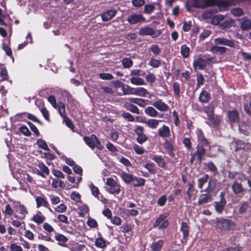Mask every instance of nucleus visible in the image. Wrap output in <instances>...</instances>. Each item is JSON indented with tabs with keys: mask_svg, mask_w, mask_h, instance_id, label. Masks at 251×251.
Here are the masks:
<instances>
[{
	"mask_svg": "<svg viewBox=\"0 0 251 251\" xmlns=\"http://www.w3.org/2000/svg\"><path fill=\"white\" fill-rule=\"evenodd\" d=\"M207 120L208 124L211 126H215L220 123V118L218 116L215 115V114H214L211 116H209L207 118Z\"/></svg>",
	"mask_w": 251,
	"mask_h": 251,
	"instance_id": "412c9836",
	"label": "nucleus"
},
{
	"mask_svg": "<svg viewBox=\"0 0 251 251\" xmlns=\"http://www.w3.org/2000/svg\"><path fill=\"white\" fill-rule=\"evenodd\" d=\"M144 167L147 169L151 174H154L156 172L155 164L153 163H148L144 165Z\"/></svg>",
	"mask_w": 251,
	"mask_h": 251,
	"instance_id": "a19ab883",
	"label": "nucleus"
},
{
	"mask_svg": "<svg viewBox=\"0 0 251 251\" xmlns=\"http://www.w3.org/2000/svg\"><path fill=\"white\" fill-rule=\"evenodd\" d=\"M226 48L224 47L213 46L211 48L210 50L215 53L223 54L226 52Z\"/></svg>",
	"mask_w": 251,
	"mask_h": 251,
	"instance_id": "2f4dec72",
	"label": "nucleus"
},
{
	"mask_svg": "<svg viewBox=\"0 0 251 251\" xmlns=\"http://www.w3.org/2000/svg\"><path fill=\"white\" fill-rule=\"evenodd\" d=\"M197 193V190L195 189L194 187V186L191 183L188 184V189L187 191V195L188 196L189 199L191 198V197L196 194Z\"/></svg>",
	"mask_w": 251,
	"mask_h": 251,
	"instance_id": "e433bc0d",
	"label": "nucleus"
},
{
	"mask_svg": "<svg viewBox=\"0 0 251 251\" xmlns=\"http://www.w3.org/2000/svg\"><path fill=\"white\" fill-rule=\"evenodd\" d=\"M67 210V206L64 203H61L55 208V210L59 213L65 212Z\"/></svg>",
	"mask_w": 251,
	"mask_h": 251,
	"instance_id": "680f3d73",
	"label": "nucleus"
},
{
	"mask_svg": "<svg viewBox=\"0 0 251 251\" xmlns=\"http://www.w3.org/2000/svg\"><path fill=\"white\" fill-rule=\"evenodd\" d=\"M16 211H18L24 217H25L28 213L26 207L24 205L21 204L17 207Z\"/></svg>",
	"mask_w": 251,
	"mask_h": 251,
	"instance_id": "3c124183",
	"label": "nucleus"
},
{
	"mask_svg": "<svg viewBox=\"0 0 251 251\" xmlns=\"http://www.w3.org/2000/svg\"><path fill=\"white\" fill-rule=\"evenodd\" d=\"M213 5H216L218 7V10H215L217 12L227 9L229 3V1H186L185 3V6L188 11L192 10L193 7L204 8Z\"/></svg>",
	"mask_w": 251,
	"mask_h": 251,
	"instance_id": "f257e3e1",
	"label": "nucleus"
},
{
	"mask_svg": "<svg viewBox=\"0 0 251 251\" xmlns=\"http://www.w3.org/2000/svg\"><path fill=\"white\" fill-rule=\"evenodd\" d=\"M161 121V120L151 119L147 120L145 124L151 129H155L158 127L159 123Z\"/></svg>",
	"mask_w": 251,
	"mask_h": 251,
	"instance_id": "a878e982",
	"label": "nucleus"
},
{
	"mask_svg": "<svg viewBox=\"0 0 251 251\" xmlns=\"http://www.w3.org/2000/svg\"><path fill=\"white\" fill-rule=\"evenodd\" d=\"M83 140L85 143L92 149L95 147L99 150H101L103 148L100 141L98 140L95 135L92 134L90 137L84 136Z\"/></svg>",
	"mask_w": 251,
	"mask_h": 251,
	"instance_id": "7ed1b4c3",
	"label": "nucleus"
},
{
	"mask_svg": "<svg viewBox=\"0 0 251 251\" xmlns=\"http://www.w3.org/2000/svg\"><path fill=\"white\" fill-rule=\"evenodd\" d=\"M196 134L199 143L198 145H203L205 147L209 146L210 143L207 139L205 138L203 132L201 129H198L196 131Z\"/></svg>",
	"mask_w": 251,
	"mask_h": 251,
	"instance_id": "9d476101",
	"label": "nucleus"
},
{
	"mask_svg": "<svg viewBox=\"0 0 251 251\" xmlns=\"http://www.w3.org/2000/svg\"><path fill=\"white\" fill-rule=\"evenodd\" d=\"M228 116L230 120L232 122H236L238 120L239 115L238 113L234 110L229 111Z\"/></svg>",
	"mask_w": 251,
	"mask_h": 251,
	"instance_id": "ea45409f",
	"label": "nucleus"
},
{
	"mask_svg": "<svg viewBox=\"0 0 251 251\" xmlns=\"http://www.w3.org/2000/svg\"><path fill=\"white\" fill-rule=\"evenodd\" d=\"M158 133L160 137L162 138H166L170 136V128L164 125L158 130Z\"/></svg>",
	"mask_w": 251,
	"mask_h": 251,
	"instance_id": "2eb2a0df",
	"label": "nucleus"
},
{
	"mask_svg": "<svg viewBox=\"0 0 251 251\" xmlns=\"http://www.w3.org/2000/svg\"><path fill=\"white\" fill-rule=\"evenodd\" d=\"M199 100L202 102H207L210 100V96L209 94L205 91H203L200 94L199 97Z\"/></svg>",
	"mask_w": 251,
	"mask_h": 251,
	"instance_id": "c9c22d12",
	"label": "nucleus"
},
{
	"mask_svg": "<svg viewBox=\"0 0 251 251\" xmlns=\"http://www.w3.org/2000/svg\"><path fill=\"white\" fill-rule=\"evenodd\" d=\"M206 65L205 59L202 58L195 59L193 62V67L195 69L203 70L206 68Z\"/></svg>",
	"mask_w": 251,
	"mask_h": 251,
	"instance_id": "ddd939ff",
	"label": "nucleus"
},
{
	"mask_svg": "<svg viewBox=\"0 0 251 251\" xmlns=\"http://www.w3.org/2000/svg\"><path fill=\"white\" fill-rule=\"evenodd\" d=\"M217 228L222 231H227L231 229L233 226V222L226 219H218L216 222Z\"/></svg>",
	"mask_w": 251,
	"mask_h": 251,
	"instance_id": "39448f33",
	"label": "nucleus"
},
{
	"mask_svg": "<svg viewBox=\"0 0 251 251\" xmlns=\"http://www.w3.org/2000/svg\"><path fill=\"white\" fill-rule=\"evenodd\" d=\"M231 12L235 16H240L243 14V12L240 8H235L231 10Z\"/></svg>",
	"mask_w": 251,
	"mask_h": 251,
	"instance_id": "052dcab7",
	"label": "nucleus"
},
{
	"mask_svg": "<svg viewBox=\"0 0 251 251\" xmlns=\"http://www.w3.org/2000/svg\"><path fill=\"white\" fill-rule=\"evenodd\" d=\"M204 111L207 114V117L209 116H211V115H214V106L210 104L206 107H205L204 109Z\"/></svg>",
	"mask_w": 251,
	"mask_h": 251,
	"instance_id": "864d4df0",
	"label": "nucleus"
},
{
	"mask_svg": "<svg viewBox=\"0 0 251 251\" xmlns=\"http://www.w3.org/2000/svg\"><path fill=\"white\" fill-rule=\"evenodd\" d=\"M203 145H198L197 147V151L196 154L197 156L198 159L200 161L202 159V156L204 155L205 150L203 148Z\"/></svg>",
	"mask_w": 251,
	"mask_h": 251,
	"instance_id": "bb28decb",
	"label": "nucleus"
},
{
	"mask_svg": "<svg viewBox=\"0 0 251 251\" xmlns=\"http://www.w3.org/2000/svg\"><path fill=\"white\" fill-rule=\"evenodd\" d=\"M132 182L134 186L141 187L145 185V179L143 178L133 176V181Z\"/></svg>",
	"mask_w": 251,
	"mask_h": 251,
	"instance_id": "cd10ccee",
	"label": "nucleus"
},
{
	"mask_svg": "<svg viewBox=\"0 0 251 251\" xmlns=\"http://www.w3.org/2000/svg\"><path fill=\"white\" fill-rule=\"evenodd\" d=\"M180 230L183 233V236L184 239L189 236V227L186 223L184 222L181 223Z\"/></svg>",
	"mask_w": 251,
	"mask_h": 251,
	"instance_id": "72a5a7b5",
	"label": "nucleus"
},
{
	"mask_svg": "<svg viewBox=\"0 0 251 251\" xmlns=\"http://www.w3.org/2000/svg\"><path fill=\"white\" fill-rule=\"evenodd\" d=\"M147 94H148V91L143 87L135 88V95L145 97Z\"/></svg>",
	"mask_w": 251,
	"mask_h": 251,
	"instance_id": "473e14b6",
	"label": "nucleus"
},
{
	"mask_svg": "<svg viewBox=\"0 0 251 251\" xmlns=\"http://www.w3.org/2000/svg\"><path fill=\"white\" fill-rule=\"evenodd\" d=\"M10 251H23L22 247L15 243H12L10 246Z\"/></svg>",
	"mask_w": 251,
	"mask_h": 251,
	"instance_id": "774afa93",
	"label": "nucleus"
},
{
	"mask_svg": "<svg viewBox=\"0 0 251 251\" xmlns=\"http://www.w3.org/2000/svg\"><path fill=\"white\" fill-rule=\"evenodd\" d=\"M35 201L36 203V207L37 208L41 206L48 207V201L46 198L44 196H37L35 197Z\"/></svg>",
	"mask_w": 251,
	"mask_h": 251,
	"instance_id": "f3484780",
	"label": "nucleus"
},
{
	"mask_svg": "<svg viewBox=\"0 0 251 251\" xmlns=\"http://www.w3.org/2000/svg\"><path fill=\"white\" fill-rule=\"evenodd\" d=\"M139 34L141 36H151L152 37L155 38L159 36L160 32L149 26H146L141 27L139 29Z\"/></svg>",
	"mask_w": 251,
	"mask_h": 251,
	"instance_id": "423d86ee",
	"label": "nucleus"
},
{
	"mask_svg": "<svg viewBox=\"0 0 251 251\" xmlns=\"http://www.w3.org/2000/svg\"><path fill=\"white\" fill-rule=\"evenodd\" d=\"M122 65L125 68H129L133 65V61L129 58H124L122 60Z\"/></svg>",
	"mask_w": 251,
	"mask_h": 251,
	"instance_id": "de8ad7c7",
	"label": "nucleus"
},
{
	"mask_svg": "<svg viewBox=\"0 0 251 251\" xmlns=\"http://www.w3.org/2000/svg\"><path fill=\"white\" fill-rule=\"evenodd\" d=\"M99 76L103 80H111L113 78V76L109 73H101L99 75Z\"/></svg>",
	"mask_w": 251,
	"mask_h": 251,
	"instance_id": "0e129e2a",
	"label": "nucleus"
},
{
	"mask_svg": "<svg viewBox=\"0 0 251 251\" xmlns=\"http://www.w3.org/2000/svg\"><path fill=\"white\" fill-rule=\"evenodd\" d=\"M209 178L208 175H205L198 179V187L202 189L204 184L207 182Z\"/></svg>",
	"mask_w": 251,
	"mask_h": 251,
	"instance_id": "37998d69",
	"label": "nucleus"
},
{
	"mask_svg": "<svg viewBox=\"0 0 251 251\" xmlns=\"http://www.w3.org/2000/svg\"><path fill=\"white\" fill-rule=\"evenodd\" d=\"M160 64V60L154 58H151L148 62V65L153 68H158Z\"/></svg>",
	"mask_w": 251,
	"mask_h": 251,
	"instance_id": "79ce46f5",
	"label": "nucleus"
},
{
	"mask_svg": "<svg viewBox=\"0 0 251 251\" xmlns=\"http://www.w3.org/2000/svg\"><path fill=\"white\" fill-rule=\"evenodd\" d=\"M207 168L212 172L214 175H215L217 173V168L216 166L214 165L213 162H209L206 164Z\"/></svg>",
	"mask_w": 251,
	"mask_h": 251,
	"instance_id": "603ef678",
	"label": "nucleus"
},
{
	"mask_svg": "<svg viewBox=\"0 0 251 251\" xmlns=\"http://www.w3.org/2000/svg\"><path fill=\"white\" fill-rule=\"evenodd\" d=\"M151 159L154 161L161 168H164L166 166V163L164 159L160 155H153L151 157Z\"/></svg>",
	"mask_w": 251,
	"mask_h": 251,
	"instance_id": "393cba45",
	"label": "nucleus"
},
{
	"mask_svg": "<svg viewBox=\"0 0 251 251\" xmlns=\"http://www.w3.org/2000/svg\"><path fill=\"white\" fill-rule=\"evenodd\" d=\"M49 197L52 204H57L60 201V198L57 196L50 195Z\"/></svg>",
	"mask_w": 251,
	"mask_h": 251,
	"instance_id": "69168bd1",
	"label": "nucleus"
},
{
	"mask_svg": "<svg viewBox=\"0 0 251 251\" xmlns=\"http://www.w3.org/2000/svg\"><path fill=\"white\" fill-rule=\"evenodd\" d=\"M168 216L167 213L161 214L156 220L153 224L154 226H158L159 229H163L167 227L169 225V222L166 219Z\"/></svg>",
	"mask_w": 251,
	"mask_h": 251,
	"instance_id": "0eeeda50",
	"label": "nucleus"
},
{
	"mask_svg": "<svg viewBox=\"0 0 251 251\" xmlns=\"http://www.w3.org/2000/svg\"><path fill=\"white\" fill-rule=\"evenodd\" d=\"M95 246L99 248L103 249L106 247V241L102 237H99L96 239Z\"/></svg>",
	"mask_w": 251,
	"mask_h": 251,
	"instance_id": "f704fd0d",
	"label": "nucleus"
},
{
	"mask_svg": "<svg viewBox=\"0 0 251 251\" xmlns=\"http://www.w3.org/2000/svg\"><path fill=\"white\" fill-rule=\"evenodd\" d=\"M116 14L115 9H110L106 11L101 14L102 20L104 22L110 20Z\"/></svg>",
	"mask_w": 251,
	"mask_h": 251,
	"instance_id": "4468645a",
	"label": "nucleus"
},
{
	"mask_svg": "<svg viewBox=\"0 0 251 251\" xmlns=\"http://www.w3.org/2000/svg\"><path fill=\"white\" fill-rule=\"evenodd\" d=\"M130 81L131 84L135 85H144L146 84L144 80L139 76L131 77Z\"/></svg>",
	"mask_w": 251,
	"mask_h": 251,
	"instance_id": "c756f323",
	"label": "nucleus"
},
{
	"mask_svg": "<svg viewBox=\"0 0 251 251\" xmlns=\"http://www.w3.org/2000/svg\"><path fill=\"white\" fill-rule=\"evenodd\" d=\"M149 50L151 51L154 55H158L161 52V50L158 45L153 44L151 46Z\"/></svg>",
	"mask_w": 251,
	"mask_h": 251,
	"instance_id": "a18cd8bd",
	"label": "nucleus"
},
{
	"mask_svg": "<svg viewBox=\"0 0 251 251\" xmlns=\"http://www.w3.org/2000/svg\"><path fill=\"white\" fill-rule=\"evenodd\" d=\"M127 21L130 25H134L145 22V18L141 14H133L127 17Z\"/></svg>",
	"mask_w": 251,
	"mask_h": 251,
	"instance_id": "1a4fd4ad",
	"label": "nucleus"
},
{
	"mask_svg": "<svg viewBox=\"0 0 251 251\" xmlns=\"http://www.w3.org/2000/svg\"><path fill=\"white\" fill-rule=\"evenodd\" d=\"M106 184L108 186L107 190L109 193L113 195H118L120 193V186L112 178H108L106 179Z\"/></svg>",
	"mask_w": 251,
	"mask_h": 251,
	"instance_id": "20e7f679",
	"label": "nucleus"
},
{
	"mask_svg": "<svg viewBox=\"0 0 251 251\" xmlns=\"http://www.w3.org/2000/svg\"><path fill=\"white\" fill-rule=\"evenodd\" d=\"M231 187L234 194L235 195L240 194L244 190L242 185L237 182H234L232 184Z\"/></svg>",
	"mask_w": 251,
	"mask_h": 251,
	"instance_id": "b1692460",
	"label": "nucleus"
},
{
	"mask_svg": "<svg viewBox=\"0 0 251 251\" xmlns=\"http://www.w3.org/2000/svg\"><path fill=\"white\" fill-rule=\"evenodd\" d=\"M40 171H38L37 174L43 177H45L46 176L50 173L48 168L43 163H40L38 164Z\"/></svg>",
	"mask_w": 251,
	"mask_h": 251,
	"instance_id": "6ab92c4d",
	"label": "nucleus"
},
{
	"mask_svg": "<svg viewBox=\"0 0 251 251\" xmlns=\"http://www.w3.org/2000/svg\"><path fill=\"white\" fill-rule=\"evenodd\" d=\"M111 86L115 89H117L119 88H121L123 90L124 84L121 81L117 80L116 81H112Z\"/></svg>",
	"mask_w": 251,
	"mask_h": 251,
	"instance_id": "4d7b16f0",
	"label": "nucleus"
},
{
	"mask_svg": "<svg viewBox=\"0 0 251 251\" xmlns=\"http://www.w3.org/2000/svg\"><path fill=\"white\" fill-rule=\"evenodd\" d=\"M58 110L62 117L64 118V117H66L65 114V105L63 103H60L58 105Z\"/></svg>",
	"mask_w": 251,
	"mask_h": 251,
	"instance_id": "13d9d810",
	"label": "nucleus"
},
{
	"mask_svg": "<svg viewBox=\"0 0 251 251\" xmlns=\"http://www.w3.org/2000/svg\"><path fill=\"white\" fill-rule=\"evenodd\" d=\"M51 185L53 188H57L59 187L60 188H65L66 184L65 182L61 180L58 179H53L51 183Z\"/></svg>",
	"mask_w": 251,
	"mask_h": 251,
	"instance_id": "58836bf2",
	"label": "nucleus"
},
{
	"mask_svg": "<svg viewBox=\"0 0 251 251\" xmlns=\"http://www.w3.org/2000/svg\"><path fill=\"white\" fill-rule=\"evenodd\" d=\"M37 144L39 148L43 150L46 151H49L50 149L44 140L42 139H38L37 141Z\"/></svg>",
	"mask_w": 251,
	"mask_h": 251,
	"instance_id": "49530a36",
	"label": "nucleus"
},
{
	"mask_svg": "<svg viewBox=\"0 0 251 251\" xmlns=\"http://www.w3.org/2000/svg\"><path fill=\"white\" fill-rule=\"evenodd\" d=\"M31 220L37 225H40L46 220V217L42 214L41 212L38 211L36 214L33 215Z\"/></svg>",
	"mask_w": 251,
	"mask_h": 251,
	"instance_id": "dca6fc26",
	"label": "nucleus"
},
{
	"mask_svg": "<svg viewBox=\"0 0 251 251\" xmlns=\"http://www.w3.org/2000/svg\"><path fill=\"white\" fill-rule=\"evenodd\" d=\"M239 130L243 135H248L249 133V127L246 126H239Z\"/></svg>",
	"mask_w": 251,
	"mask_h": 251,
	"instance_id": "e2e57ef3",
	"label": "nucleus"
},
{
	"mask_svg": "<svg viewBox=\"0 0 251 251\" xmlns=\"http://www.w3.org/2000/svg\"><path fill=\"white\" fill-rule=\"evenodd\" d=\"M145 113L148 116L151 117H156L158 112L152 106H148L145 109Z\"/></svg>",
	"mask_w": 251,
	"mask_h": 251,
	"instance_id": "7c9ffc66",
	"label": "nucleus"
},
{
	"mask_svg": "<svg viewBox=\"0 0 251 251\" xmlns=\"http://www.w3.org/2000/svg\"><path fill=\"white\" fill-rule=\"evenodd\" d=\"M225 19V16L222 14H218L213 16L212 17L210 23L214 25H219L220 27V25Z\"/></svg>",
	"mask_w": 251,
	"mask_h": 251,
	"instance_id": "a211bd4d",
	"label": "nucleus"
},
{
	"mask_svg": "<svg viewBox=\"0 0 251 251\" xmlns=\"http://www.w3.org/2000/svg\"><path fill=\"white\" fill-rule=\"evenodd\" d=\"M226 203V201L224 196L221 193L220 195V201H215L213 203L216 212L219 214H222L225 209Z\"/></svg>",
	"mask_w": 251,
	"mask_h": 251,
	"instance_id": "6e6552de",
	"label": "nucleus"
},
{
	"mask_svg": "<svg viewBox=\"0 0 251 251\" xmlns=\"http://www.w3.org/2000/svg\"><path fill=\"white\" fill-rule=\"evenodd\" d=\"M167 201V197L165 195L161 196L157 200V204L160 206H163L165 205Z\"/></svg>",
	"mask_w": 251,
	"mask_h": 251,
	"instance_id": "338daca9",
	"label": "nucleus"
},
{
	"mask_svg": "<svg viewBox=\"0 0 251 251\" xmlns=\"http://www.w3.org/2000/svg\"><path fill=\"white\" fill-rule=\"evenodd\" d=\"M120 176L123 181L126 184L130 183L133 181V175L126 173L124 171H122L120 173Z\"/></svg>",
	"mask_w": 251,
	"mask_h": 251,
	"instance_id": "aec40b11",
	"label": "nucleus"
},
{
	"mask_svg": "<svg viewBox=\"0 0 251 251\" xmlns=\"http://www.w3.org/2000/svg\"><path fill=\"white\" fill-rule=\"evenodd\" d=\"M241 23L240 27L243 30H246L251 28V21L246 18L240 20Z\"/></svg>",
	"mask_w": 251,
	"mask_h": 251,
	"instance_id": "c85d7f7f",
	"label": "nucleus"
},
{
	"mask_svg": "<svg viewBox=\"0 0 251 251\" xmlns=\"http://www.w3.org/2000/svg\"><path fill=\"white\" fill-rule=\"evenodd\" d=\"M215 45H223L229 47H233L234 43L231 40H228L224 37L217 38L214 39Z\"/></svg>",
	"mask_w": 251,
	"mask_h": 251,
	"instance_id": "9b49d317",
	"label": "nucleus"
},
{
	"mask_svg": "<svg viewBox=\"0 0 251 251\" xmlns=\"http://www.w3.org/2000/svg\"><path fill=\"white\" fill-rule=\"evenodd\" d=\"M55 238L58 242H61L63 243H65L68 241V238L66 236L59 233L56 234Z\"/></svg>",
	"mask_w": 251,
	"mask_h": 251,
	"instance_id": "bf43d9fd",
	"label": "nucleus"
},
{
	"mask_svg": "<svg viewBox=\"0 0 251 251\" xmlns=\"http://www.w3.org/2000/svg\"><path fill=\"white\" fill-rule=\"evenodd\" d=\"M146 79L147 81L149 83H153L156 80V76L153 74L149 73L146 76Z\"/></svg>",
	"mask_w": 251,
	"mask_h": 251,
	"instance_id": "6e6d98bb",
	"label": "nucleus"
},
{
	"mask_svg": "<svg viewBox=\"0 0 251 251\" xmlns=\"http://www.w3.org/2000/svg\"><path fill=\"white\" fill-rule=\"evenodd\" d=\"M180 84L177 82H175L173 84V92L175 95H176L177 97H179V94H180Z\"/></svg>",
	"mask_w": 251,
	"mask_h": 251,
	"instance_id": "5fc2aeb1",
	"label": "nucleus"
},
{
	"mask_svg": "<svg viewBox=\"0 0 251 251\" xmlns=\"http://www.w3.org/2000/svg\"><path fill=\"white\" fill-rule=\"evenodd\" d=\"M163 244L162 240H159L156 243H152L151 245V248L153 251H159L160 248Z\"/></svg>",
	"mask_w": 251,
	"mask_h": 251,
	"instance_id": "c03bdc74",
	"label": "nucleus"
},
{
	"mask_svg": "<svg viewBox=\"0 0 251 251\" xmlns=\"http://www.w3.org/2000/svg\"><path fill=\"white\" fill-rule=\"evenodd\" d=\"M3 212L5 215L10 216L13 214L14 210L9 204H7L4 207Z\"/></svg>",
	"mask_w": 251,
	"mask_h": 251,
	"instance_id": "09e8293b",
	"label": "nucleus"
},
{
	"mask_svg": "<svg viewBox=\"0 0 251 251\" xmlns=\"http://www.w3.org/2000/svg\"><path fill=\"white\" fill-rule=\"evenodd\" d=\"M129 100L131 102L136 103L140 107H144L146 105L148 104L149 100L140 98H129Z\"/></svg>",
	"mask_w": 251,
	"mask_h": 251,
	"instance_id": "4be33fe9",
	"label": "nucleus"
},
{
	"mask_svg": "<svg viewBox=\"0 0 251 251\" xmlns=\"http://www.w3.org/2000/svg\"><path fill=\"white\" fill-rule=\"evenodd\" d=\"M124 95H135V88L131 87L128 85H124L123 88Z\"/></svg>",
	"mask_w": 251,
	"mask_h": 251,
	"instance_id": "4c0bfd02",
	"label": "nucleus"
},
{
	"mask_svg": "<svg viewBox=\"0 0 251 251\" xmlns=\"http://www.w3.org/2000/svg\"><path fill=\"white\" fill-rule=\"evenodd\" d=\"M190 49L186 45H182L181 47V53L182 55L186 58L189 56Z\"/></svg>",
	"mask_w": 251,
	"mask_h": 251,
	"instance_id": "8fccbe9b",
	"label": "nucleus"
},
{
	"mask_svg": "<svg viewBox=\"0 0 251 251\" xmlns=\"http://www.w3.org/2000/svg\"><path fill=\"white\" fill-rule=\"evenodd\" d=\"M152 105L157 109L159 111L162 112L167 111L169 109V106L162 101L161 100H158L153 103Z\"/></svg>",
	"mask_w": 251,
	"mask_h": 251,
	"instance_id": "f8f14e48",
	"label": "nucleus"
},
{
	"mask_svg": "<svg viewBox=\"0 0 251 251\" xmlns=\"http://www.w3.org/2000/svg\"><path fill=\"white\" fill-rule=\"evenodd\" d=\"M215 183L214 181L210 180L208 183V186L203 191L206 192L207 194H201L200 196L199 201H198L199 204H203L211 201V196L209 194L212 191L215 186Z\"/></svg>",
	"mask_w": 251,
	"mask_h": 251,
	"instance_id": "f03ea898",
	"label": "nucleus"
},
{
	"mask_svg": "<svg viewBox=\"0 0 251 251\" xmlns=\"http://www.w3.org/2000/svg\"><path fill=\"white\" fill-rule=\"evenodd\" d=\"M234 21L231 18L224 20L220 25V28L222 29H225L231 27L234 24Z\"/></svg>",
	"mask_w": 251,
	"mask_h": 251,
	"instance_id": "5701e85b",
	"label": "nucleus"
}]
</instances>
